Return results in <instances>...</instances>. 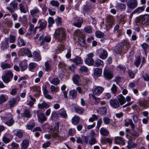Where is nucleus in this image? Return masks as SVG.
I'll return each instance as SVG.
<instances>
[{"instance_id":"393cba45","label":"nucleus","mask_w":149,"mask_h":149,"mask_svg":"<svg viewBox=\"0 0 149 149\" xmlns=\"http://www.w3.org/2000/svg\"><path fill=\"white\" fill-rule=\"evenodd\" d=\"M114 22L113 17L110 15H108L106 18V22L111 26L113 24Z\"/></svg>"},{"instance_id":"4be33fe9","label":"nucleus","mask_w":149,"mask_h":149,"mask_svg":"<svg viewBox=\"0 0 149 149\" xmlns=\"http://www.w3.org/2000/svg\"><path fill=\"white\" fill-rule=\"evenodd\" d=\"M70 60L73 62L77 65L81 64L83 63V60L80 57H76L74 58L71 59Z\"/></svg>"},{"instance_id":"680f3d73","label":"nucleus","mask_w":149,"mask_h":149,"mask_svg":"<svg viewBox=\"0 0 149 149\" xmlns=\"http://www.w3.org/2000/svg\"><path fill=\"white\" fill-rule=\"evenodd\" d=\"M6 100V99L4 95H0V104L3 103Z\"/></svg>"},{"instance_id":"0e129e2a","label":"nucleus","mask_w":149,"mask_h":149,"mask_svg":"<svg viewBox=\"0 0 149 149\" xmlns=\"http://www.w3.org/2000/svg\"><path fill=\"white\" fill-rule=\"evenodd\" d=\"M52 92H58L59 89L57 86H55L53 85H52L50 88Z\"/></svg>"},{"instance_id":"7c9ffc66","label":"nucleus","mask_w":149,"mask_h":149,"mask_svg":"<svg viewBox=\"0 0 149 149\" xmlns=\"http://www.w3.org/2000/svg\"><path fill=\"white\" fill-rule=\"evenodd\" d=\"M80 118L78 116H74L72 119V123L74 125H77L79 123Z\"/></svg>"},{"instance_id":"412c9836","label":"nucleus","mask_w":149,"mask_h":149,"mask_svg":"<svg viewBox=\"0 0 149 149\" xmlns=\"http://www.w3.org/2000/svg\"><path fill=\"white\" fill-rule=\"evenodd\" d=\"M117 99L118 100L120 105L122 106L126 102L125 99V97L122 95L120 94L117 97Z\"/></svg>"},{"instance_id":"b1692460","label":"nucleus","mask_w":149,"mask_h":149,"mask_svg":"<svg viewBox=\"0 0 149 149\" xmlns=\"http://www.w3.org/2000/svg\"><path fill=\"white\" fill-rule=\"evenodd\" d=\"M134 128L135 127H134L133 128H132V130L131 132V134L134 137H137L139 136V132H142V130L140 129L138 130H137L138 132H137V131L134 130Z\"/></svg>"},{"instance_id":"8fccbe9b","label":"nucleus","mask_w":149,"mask_h":149,"mask_svg":"<svg viewBox=\"0 0 149 149\" xmlns=\"http://www.w3.org/2000/svg\"><path fill=\"white\" fill-rule=\"evenodd\" d=\"M17 102V100L14 98L11 99L9 101V105L10 107H13Z\"/></svg>"},{"instance_id":"de8ad7c7","label":"nucleus","mask_w":149,"mask_h":149,"mask_svg":"<svg viewBox=\"0 0 149 149\" xmlns=\"http://www.w3.org/2000/svg\"><path fill=\"white\" fill-rule=\"evenodd\" d=\"M1 67L3 70H4L6 68H10L11 67V66L9 64L2 63L1 64Z\"/></svg>"},{"instance_id":"c756f323","label":"nucleus","mask_w":149,"mask_h":149,"mask_svg":"<svg viewBox=\"0 0 149 149\" xmlns=\"http://www.w3.org/2000/svg\"><path fill=\"white\" fill-rule=\"evenodd\" d=\"M9 45L7 40L2 42L1 44V48L3 50L7 49Z\"/></svg>"},{"instance_id":"a211bd4d","label":"nucleus","mask_w":149,"mask_h":149,"mask_svg":"<svg viewBox=\"0 0 149 149\" xmlns=\"http://www.w3.org/2000/svg\"><path fill=\"white\" fill-rule=\"evenodd\" d=\"M3 120H7L5 121V124L8 126H12L14 123L15 121L13 117L10 119H8L7 117H5L3 118Z\"/></svg>"},{"instance_id":"bf43d9fd","label":"nucleus","mask_w":149,"mask_h":149,"mask_svg":"<svg viewBox=\"0 0 149 149\" xmlns=\"http://www.w3.org/2000/svg\"><path fill=\"white\" fill-rule=\"evenodd\" d=\"M50 4L53 6H54L56 7H58L59 5V3L58 2L54 0H52L50 2Z\"/></svg>"},{"instance_id":"603ef678","label":"nucleus","mask_w":149,"mask_h":149,"mask_svg":"<svg viewBox=\"0 0 149 149\" xmlns=\"http://www.w3.org/2000/svg\"><path fill=\"white\" fill-rule=\"evenodd\" d=\"M100 113L103 115H105L107 113V108L106 107H101L99 109Z\"/></svg>"},{"instance_id":"423d86ee","label":"nucleus","mask_w":149,"mask_h":149,"mask_svg":"<svg viewBox=\"0 0 149 149\" xmlns=\"http://www.w3.org/2000/svg\"><path fill=\"white\" fill-rule=\"evenodd\" d=\"M39 41L42 40L40 44V45L42 46L43 45L45 42H49L51 40V38L49 36H45L44 34H42L39 37Z\"/></svg>"},{"instance_id":"f8f14e48","label":"nucleus","mask_w":149,"mask_h":149,"mask_svg":"<svg viewBox=\"0 0 149 149\" xmlns=\"http://www.w3.org/2000/svg\"><path fill=\"white\" fill-rule=\"evenodd\" d=\"M103 74L104 78L107 80L110 79L113 77L112 73L107 70H104Z\"/></svg>"},{"instance_id":"f704fd0d","label":"nucleus","mask_w":149,"mask_h":149,"mask_svg":"<svg viewBox=\"0 0 149 149\" xmlns=\"http://www.w3.org/2000/svg\"><path fill=\"white\" fill-rule=\"evenodd\" d=\"M33 57L36 61H39L41 60V57L39 53L37 52H35L33 53Z\"/></svg>"},{"instance_id":"69168bd1","label":"nucleus","mask_w":149,"mask_h":149,"mask_svg":"<svg viewBox=\"0 0 149 149\" xmlns=\"http://www.w3.org/2000/svg\"><path fill=\"white\" fill-rule=\"evenodd\" d=\"M111 90L112 92L115 94L117 92V86L115 84H113L111 88Z\"/></svg>"},{"instance_id":"4c0bfd02","label":"nucleus","mask_w":149,"mask_h":149,"mask_svg":"<svg viewBox=\"0 0 149 149\" xmlns=\"http://www.w3.org/2000/svg\"><path fill=\"white\" fill-rule=\"evenodd\" d=\"M103 64V61L100 59H97L94 62L93 65L95 67H98Z\"/></svg>"},{"instance_id":"ea45409f","label":"nucleus","mask_w":149,"mask_h":149,"mask_svg":"<svg viewBox=\"0 0 149 149\" xmlns=\"http://www.w3.org/2000/svg\"><path fill=\"white\" fill-rule=\"evenodd\" d=\"M107 52L105 50H103L100 55L99 57L100 58L103 59H104L107 57Z\"/></svg>"},{"instance_id":"39448f33","label":"nucleus","mask_w":149,"mask_h":149,"mask_svg":"<svg viewBox=\"0 0 149 149\" xmlns=\"http://www.w3.org/2000/svg\"><path fill=\"white\" fill-rule=\"evenodd\" d=\"M13 74L10 71L6 72L5 74L2 77L3 81L5 83H8L10 81V79L13 77Z\"/></svg>"},{"instance_id":"3c124183","label":"nucleus","mask_w":149,"mask_h":149,"mask_svg":"<svg viewBox=\"0 0 149 149\" xmlns=\"http://www.w3.org/2000/svg\"><path fill=\"white\" fill-rule=\"evenodd\" d=\"M95 36L98 38H101L104 37V33L100 31H97L95 32Z\"/></svg>"},{"instance_id":"e2e57ef3","label":"nucleus","mask_w":149,"mask_h":149,"mask_svg":"<svg viewBox=\"0 0 149 149\" xmlns=\"http://www.w3.org/2000/svg\"><path fill=\"white\" fill-rule=\"evenodd\" d=\"M74 36L79 37L81 36L82 33L81 31L79 29H77L74 31Z\"/></svg>"},{"instance_id":"9d476101","label":"nucleus","mask_w":149,"mask_h":149,"mask_svg":"<svg viewBox=\"0 0 149 149\" xmlns=\"http://www.w3.org/2000/svg\"><path fill=\"white\" fill-rule=\"evenodd\" d=\"M109 102L110 105L114 108H118L120 105L118 100L116 99L110 100Z\"/></svg>"},{"instance_id":"a18cd8bd","label":"nucleus","mask_w":149,"mask_h":149,"mask_svg":"<svg viewBox=\"0 0 149 149\" xmlns=\"http://www.w3.org/2000/svg\"><path fill=\"white\" fill-rule=\"evenodd\" d=\"M15 135L18 136L19 138H21L23 136V132L21 130H19L16 131Z\"/></svg>"},{"instance_id":"58836bf2","label":"nucleus","mask_w":149,"mask_h":149,"mask_svg":"<svg viewBox=\"0 0 149 149\" xmlns=\"http://www.w3.org/2000/svg\"><path fill=\"white\" fill-rule=\"evenodd\" d=\"M144 51L145 55L147 56V49L149 48V45L146 43H144L141 45Z\"/></svg>"},{"instance_id":"774afa93","label":"nucleus","mask_w":149,"mask_h":149,"mask_svg":"<svg viewBox=\"0 0 149 149\" xmlns=\"http://www.w3.org/2000/svg\"><path fill=\"white\" fill-rule=\"evenodd\" d=\"M96 142L97 141L96 139L95 138L93 137L89 140V143L90 145H92L95 144Z\"/></svg>"},{"instance_id":"9b49d317","label":"nucleus","mask_w":149,"mask_h":149,"mask_svg":"<svg viewBox=\"0 0 149 149\" xmlns=\"http://www.w3.org/2000/svg\"><path fill=\"white\" fill-rule=\"evenodd\" d=\"M83 22V20L82 18L77 17L75 20V22L73 23V25L78 28H80Z\"/></svg>"},{"instance_id":"09e8293b","label":"nucleus","mask_w":149,"mask_h":149,"mask_svg":"<svg viewBox=\"0 0 149 149\" xmlns=\"http://www.w3.org/2000/svg\"><path fill=\"white\" fill-rule=\"evenodd\" d=\"M78 42L80 45H84L85 44V40L83 37L81 36L79 37L78 38Z\"/></svg>"},{"instance_id":"49530a36","label":"nucleus","mask_w":149,"mask_h":149,"mask_svg":"<svg viewBox=\"0 0 149 149\" xmlns=\"http://www.w3.org/2000/svg\"><path fill=\"white\" fill-rule=\"evenodd\" d=\"M59 111V115L63 118H65L67 116L66 112L64 109L60 110Z\"/></svg>"},{"instance_id":"f257e3e1","label":"nucleus","mask_w":149,"mask_h":149,"mask_svg":"<svg viewBox=\"0 0 149 149\" xmlns=\"http://www.w3.org/2000/svg\"><path fill=\"white\" fill-rule=\"evenodd\" d=\"M65 30L63 28H59L56 30L54 34V38L57 42L60 43V46L56 50V52L58 53L61 52L64 49V46L63 44L66 40V34Z\"/></svg>"},{"instance_id":"0eeeda50","label":"nucleus","mask_w":149,"mask_h":149,"mask_svg":"<svg viewBox=\"0 0 149 149\" xmlns=\"http://www.w3.org/2000/svg\"><path fill=\"white\" fill-rule=\"evenodd\" d=\"M137 2L136 0H129L127 3V8L130 9H134L137 6Z\"/></svg>"},{"instance_id":"7ed1b4c3","label":"nucleus","mask_w":149,"mask_h":149,"mask_svg":"<svg viewBox=\"0 0 149 149\" xmlns=\"http://www.w3.org/2000/svg\"><path fill=\"white\" fill-rule=\"evenodd\" d=\"M59 123H57L55 124V125L53 129L51 131L52 137L54 139H58L60 138V136L58 134Z\"/></svg>"},{"instance_id":"72a5a7b5","label":"nucleus","mask_w":149,"mask_h":149,"mask_svg":"<svg viewBox=\"0 0 149 149\" xmlns=\"http://www.w3.org/2000/svg\"><path fill=\"white\" fill-rule=\"evenodd\" d=\"M139 103L140 106L145 109L148 107L147 106V102L145 100L139 101Z\"/></svg>"},{"instance_id":"a19ab883","label":"nucleus","mask_w":149,"mask_h":149,"mask_svg":"<svg viewBox=\"0 0 149 149\" xmlns=\"http://www.w3.org/2000/svg\"><path fill=\"white\" fill-rule=\"evenodd\" d=\"M94 72L95 75L99 77L101 74L102 70L101 69L96 68L94 69Z\"/></svg>"},{"instance_id":"f03ea898","label":"nucleus","mask_w":149,"mask_h":149,"mask_svg":"<svg viewBox=\"0 0 149 149\" xmlns=\"http://www.w3.org/2000/svg\"><path fill=\"white\" fill-rule=\"evenodd\" d=\"M149 21V15L146 14L141 15L137 17L135 21L137 24L141 25L146 24Z\"/></svg>"},{"instance_id":"6e6552de","label":"nucleus","mask_w":149,"mask_h":149,"mask_svg":"<svg viewBox=\"0 0 149 149\" xmlns=\"http://www.w3.org/2000/svg\"><path fill=\"white\" fill-rule=\"evenodd\" d=\"M124 46V43L121 42L118 43L115 47L114 51L116 54H120L122 51Z\"/></svg>"},{"instance_id":"052dcab7","label":"nucleus","mask_w":149,"mask_h":149,"mask_svg":"<svg viewBox=\"0 0 149 149\" xmlns=\"http://www.w3.org/2000/svg\"><path fill=\"white\" fill-rule=\"evenodd\" d=\"M141 58L139 56L134 61V63L136 67H138L140 63Z\"/></svg>"},{"instance_id":"473e14b6","label":"nucleus","mask_w":149,"mask_h":149,"mask_svg":"<svg viewBox=\"0 0 149 149\" xmlns=\"http://www.w3.org/2000/svg\"><path fill=\"white\" fill-rule=\"evenodd\" d=\"M77 92L76 90H72L69 92V95L71 99L75 98L77 96Z\"/></svg>"},{"instance_id":"6ab92c4d","label":"nucleus","mask_w":149,"mask_h":149,"mask_svg":"<svg viewBox=\"0 0 149 149\" xmlns=\"http://www.w3.org/2000/svg\"><path fill=\"white\" fill-rule=\"evenodd\" d=\"M29 145V141L28 139L23 140L20 144L21 149H26Z\"/></svg>"},{"instance_id":"79ce46f5","label":"nucleus","mask_w":149,"mask_h":149,"mask_svg":"<svg viewBox=\"0 0 149 149\" xmlns=\"http://www.w3.org/2000/svg\"><path fill=\"white\" fill-rule=\"evenodd\" d=\"M38 107L39 109H43L45 108H48L49 107V106L46 103L44 102L42 104H39L38 105Z\"/></svg>"},{"instance_id":"37998d69","label":"nucleus","mask_w":149,"mask_h":149,"mask_svg":"<svg viewBox=\"0 0 149 149\" xmlns=\"http://www.w3.org/2000/svg\"><path fill=\"white\" fill-rule=\"evenodd\" d=\"M75 112L79 114H82L84 111V109L79 106H77L75 108Z\"/></svg>"},{"instance_id":"cd10ccee","label":"nucleus","mask_w":149,"mask_h":149,"mask_svg":"<svg viewBox=\"0 0 149 149\" xmlns=\"http://www.w3.org/2000/svg\"><path fill=\"white\" fill-rule=\"evenodd\" d=\"M22 117H25L27 118H30L31 116L30 111L27 109H25L23 113L21 114Z\"/></svg>"},{"instance_id":"bb28decb","label":"nucleus","mask_w":149,"mask_h":149,"mask_svg":"<svg viewBox=\"0 0 149 149\" xmlns=\"http://www.w3.org/2000/svg\"><path fill=\"white\" fill-rule=\"evenodd\" d=\"M19 9L21 13H26L28 10L27 8H26L24 5L23 2L20 3L19 5Z\"/></svg>"},{"instance_id":"4468645a","label":"nucleus","mask_w":149,"mask_h":149,"mask_svg":"<svg viewBox=\"0 0 149 149\" xmlns=\"http://www.w3.org/2000/svg\"><path fill=\"white\" fill-rule=\"evenodd\" d=\"M38 113L37 116L38 119V121L42 123L44 121L46 120L47 117H45V115L42 113H39L38 112H37Z\"/></svg>"},{"instance_id":"4d7b16f0","label":"nucleus","mask_w":149,"mask_h":149,"mask_svg":"<svg viewBox=\"0 0 149 149\" xmlns=\"http://www.w3.org/2000/svg\"><path fill=\"white\" fill-rule=\"evenodd\" d=\"M127 15H122L120 19V22L122 24H124L126 22Z\"/></svg>"},{"instance_id":"2eb2a0df","label":"nucleus","mask_w":149,"mask_h":149,"mask_svg":"<svg viewBox=\"0 0 149 149\" xmlns=\"http://www.w3.org/2000/svg\"><path fill=\"white\" fill-rule=\"evenodd\" d=\"M40 12V10L38 8L36 7L30 10V13L32 17H35L36 16L38 17L39 15H37L39 14Z\"/></svg>"},{"instance_id":"a878e982","label":"nucleus","mask_w":149,"mask_h":149,"mask_svg":"<svg viewBox=\"0 0 149 149\" xmlns=\"http://www.w3.org/2000/svg\"><path fill=\"white\" fill-rule=\"evenodd\" d=\"M145 6H143L141 7H139L134 10L133 11V13H136L138 14H139L144 11L145 10Z\"/></svg>"},{"instance_id":"c85d7f7f","label":"nucleus","mask_w":149,"mask_h":149,"mask_svg":"<svg viewBox=\"0 0 149 149\" xmlns=\"http://www.w3.org/2000/svg\"><path fill=\"white\" fill-rule=\"evenodd\" d=\"M101 135L103 136H107L109 134V131L106 128H102L100 131Z\"/></svg>"},{"instance_id":"1a4fd4ad","label":"nucleus","mask_w":149,"mask_h":149,"mask_svg":"<svg viewBox=\"0 0 149 149\" xmlns=\"http://www.w3.org/2000/svg\"><path fill=\"white\" fill-rule=\"evenodd\" d=\"M38 23L39 25L38 27L41 30L45 29L47 25V22L42 19H39L38 21Z\"/></svg>"},{"instance_id":"6e6d98bb","label":"nucleus","mask_w":149,"mask_h":149,"mask_svg":"<svg viewBox=\"0 0 149 149\" xmlns=\"http://www.w3.org/2000/svg\"><path fill=\"white\" fill-rule=\"evenodd\" d=\"M84 30L88 33H91L92 32V27L90 26H87L84 27Z\"/></svg>"},{"instance_id":"20e7f679","label":"nucleus","mask_w":149,"mask_h":149,"mask_svg":"<svg viewBox=\"0 0 149 149\" xmlns=\"http://www.w3.org/2000/svg\"><path fill=\"white\" fill-rule=\"evenodd\" d=\"M18 3L17 1H13L9 4V7H6V9L11 13H13L17 8Z\"/></svg>"},{"instance_id":"c03bdc74","label":"nucleus","mask_w":149,"mask_h":149,"mask_svg":"<svg viewBox=\"0 0 149 149\" xmlns=\"http://www.w3.org/2000/svg\"><path fill=\"white\" fill-rule=\"evenodd\" d=\"M24 54L27 55L29 57H32V55L31 52L29 49L27 48L24 49Z\"/></svg>"},{"instance_id":"aec40b11","label":"nucleus","mask_w":149,"mask_h":149,"mask_svg":"<svg viewBox=\"0 0 149 149\" xmlns=\"http://www.w3.org/2000/svg\"><path fill=\"white\" fill-rule=\"evenodd\" d=\"M72 80L74 83L77 85H80V78L78 75H75L72 77Z\"/></svg>"},{"instance_id":"c9c22d12","label":"nucleus","mask_w":149,"mask_h":149,"mask_svg":"<svg viewBox=\"0 0 149 149\" xmlns=\"http://www.w3.org/2000/svg\"><path fill=\"white\" fill-rule=\"evenodd\" d=\"M35 123L33 120H32L29 123V124L26 125V127L28 130H31L35 126Z\"/></svg>"},{"instance_id":"864d4df0","label":"nucleus","mask_w":149,"mask_h":149,"mask_svg":"<svg viewBox=\"0 0 149 149\" xmlns=\"http://www.w3.org/2000/svg\"><path fill=\"white\" fill-rule=\"evenodd\" d=\"M48 26L49 27H51L52 26L53 24L54 23V21L53 18L51 17H49L48 19Z\"/></svg>"},{"instance_id":"2f4dec72","label":"nucleus","mask_w":149,"mask_h":149,"mask_svg":"<svg viewBox=\"0 0 149 149\" xmlns=\"http://www.w3.org/2000/svg\"><path fill=\"white\" fill-rule=\"evenodd\" d=\"M117 6L121 11H124L126 9V6L124 3H118L117 4Z\"/></svg>"},{"instance_id":"e433bc0d","label":"nucleus","mask_w":149,"mask_h":149,"mask_svg":"<svg viewBox=\"0 0 149 149\" xmlns=\"http://www.w3.org/2000/svg\"><path fill=\"white\" fill-rule=\"evenodd\" d=\"M85 63L89 65H93L94 64V60L91 58H87L85 61Z\"/></svg>"},{"instance_id":"13d9d810","label":"nucleus","mask_w":149,"mask_h":149,"mask_svg":"<svg viewBox=\"0 0 149 149\" xmlns=\"http://www.w3.org/2000/svg\"><path fill=\"white\" fill-rule=\"evenodd\" d=\"M89 23H91L93 24H96V20L95 18L91 16L89 18Z\"/></svg>"},{"instance_id":"5701e85b","label":"nucleus","mask_w":149,"mask_h":149,"mask_svg":"<svg viewBox=\"0 0 149 149\" xmlns=\"http://www.w3.org/2000/svg\"><path fill=\"white\" fill-rule=\"evenodd\" d=\"M137 146V143H134L132 140H129L128 141V144L127 147V149H131L132 148H135Z\"/></svg>"},{"instance_id":"ddd939ff","label":"nucleus","mask_w":149,"mask_h":149,"mask_svg":"<svg viewBox=\"0 0 149 149\" xmlns=\"http://www.w3.org/2000/svg\"><path fill=\"white\" fill-rule=\"evenodd\" d=\"M104 90V88L97 86L94 89L93 93L94 94L99 95L102 93Z\"/></svg>"},{"instance_id":"dca6fc26","label":"nucleus","mask_w":149,"mask_h":149,"mask_svg":"<svg viewBox=\"0 0 149 149\" xmlns=\"http://www.w3.org/2000/svg\"><path fill=\"white\" fill-rule=\"evenodd\" d=\"M19 65L22 72L26 70L28 67L27 63L25 61H20L19 62Z\"/></svg>"},{"instance_id":"338daca9","label":"nucleus","mask_w":149,"mask_h":149,"mask_svg":"<svg viewBox=\"0 0 149 149\" xmlns=\"http://www.w3.org/2000/svg\"><path fill=\"white\" fill-rule=\"evenodd\" d=\"M37 64L34 63H31L29 65V69L30 70H32L36 67Z\"/></svg>"},{"instance_id":"5fc2aeb1","label":"nucleus","mask_w":149,"mask_h":149,"mask_svg":"<svg viewBox=\"0 0 149 149\" xmlns=\"http://www.w3.org/2000/svg\"><path fill=\"white\" fill-rule=\"evenodd\" d=\"M59 82L60 80L57 77L53 78L51 81L52 84L55 85H57L59 83Z\"/></svg>"},{"instance_id":"f3484780","label":"nucleus","mask_w":149,"mask_h":149,"mask_svg":"<svg viewBox=\"0 0 149 149\" xmlns=\"http://www.w3.org/2000/svg\"><path fill=\"white\" fill-rule=\"evenodd\" d=\"M114 142L116 144L124 145L125 144V139L122 137L117 136L115 138Z\"/></svg>"}]
</instances>
